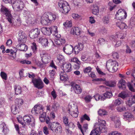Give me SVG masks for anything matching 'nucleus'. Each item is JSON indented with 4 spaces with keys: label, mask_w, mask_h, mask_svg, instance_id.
Here are the masks:
<instances>
[{
    "label": "nucleus",
    "mask_w": 135,
    "mask_h": 135,
    "mask_svg": "<svg viewBox=\"0 0 135 135\" xmlns=\"http://www.w3.org/2000/svg\"><path fill=\"white\" fill-rule=\"evenodd\" d=\"M118 64L115 61H113L109 60L107 61L106 66L108 70L114 72L117 70L118 69Z\"/></svg>",
    "instance_id": "7ed1b4c3"
},
{
    "label": "nucleus",
    "mask_w": 135,
    "mask_h": 135,
    "mask_svg": "<svg viewBox=\"0 0 135 135\" xmlns=\"http://www.w3.org/2000/svg\"><path fill=\"white\" fill-rule=\"evenodd\" d=\"M72 87L73 88L74 92L76 94H80L82 91L81 89L80 85L78 84H75Z\"/></svg>",
    "instance_id": "a878e982"
},
{
    "label": "nucleus",
    "mask_w": 135,
    "mask_h": 135,
    "mask_svg": "<svg viewBox=\"0 0 135 135\" xmlns=\"http://www.w3.org/2000/svg\"><path fill=\"white\" fill-rule=\"evenodd\" d=\"M73 46L71 45H67L63 48V51L67 54H70L73 51Z\"/></svg>",
    "instance_id": "f3484780"
},
{
    "label": "nucleus",
    "mask_w": 135,
    "mask_h": 135,
    "mask_svg": "<svg viewBox=\"0 0 135 135\" xmlns=\"http://www.w3.org/2000/svg\"><path fill=\"white\" fill-rule=\"evenodd\" d=\"M12 4V7L15 10H22L24 7L23 2L21 1H14Z\"/></svg>",
    "instance_id": "423d86ee"
},
{
    "label": "nucleus",
    "mask_w": 135,
    "mask_h": 135,
    "mask_svg": "<svg viewBox=\"0 0 135 135\" xmlns=\"http://www.w3.org/2000/svg\"><path fill=\"white\" fill-rule=\"evenodd\" d=\"M118 85L120 89H125L126 88L125 81L123 79L120 80L119 81Z\"/></svg>",
    "instance_id": "bb28decb"
},
{
    "label": "nucleus",
    "mask_w": 135,
    "mask_h": 135,
    "mask_svg": "<svg viewBox=\"0 0 135 135\" xmlns=\"http://www.w3.org/2000/svg\"><path fill=\"white\" fill-rule=\"evenodd\" d=\"M121 133H118L117 131H115L111 132L109 134V135H121Z\"/></svg>",
    "instance_id": "774afa93"
},
{
    "label": "nucleus",
    "mask_w": 135,
    "mask_h": 135,
    "mask_svg": "<svg viewBox=\"0 0 135 135\" xmlns=\"http://www.w3.org/2000/svg\"><path fill=\"white\" fill-rule=\"evenodd\" d=\"M58 5L63 13L66 14L70 10L69 4L66 1H61L59 2Z\"/></svg>",
    "instance_id": "20e7f679"
},
{
    "label": "nucleus",
    "mask_w": 135,
    "mask_h": 135,
    "mask_svg": "<svg viewBox=\"0 0 135 135\" xmlns=\"http://www.w3.org/2000/svg\"><path fill=\"white\" fill-rule=\"evenodd\" d=\"M112 96V93L108 91H107L105 93L103 94V97L105 98V99L106 98H110Z\"/></svg>",
    "instance_id": "c03bdc74"
},
{
    "label": "nucleus",
    "mask_w": 135,
    "mask_h": 135,
    "mask_svg": "<svg viewBox=\"0 0 135 135\" xmlns=\"http://www.w3.org/2000/svg\"><path fill=\"white\" fill-rule=\"evenodd\" d=\"M117 35L118 37L120 39L124 38L126 36V35L124 34L122 32H121L118 33Z\"/></svg>",
    "instance_id": "603ef678"
},
{
    "label": "nucleus",
    "mask_w": 135,
    "mask_h": 135,
    "mask_svg": "<svg viewBox=\"0 0 135 135\" xmlns=\"http://www.w3.org/2000/svg\"><path fill=\"white\" fill-rule=\"evenodd\" d=\"M17 51L16 48H14L13 49H11L10 50L9 49H7L6 52L7 53H10V55L13 57V58H15L16 57V53Z\"/></svg>",
    "instance_id": "393cba45"
},
{
    "label": "nucleus",
    "mask_w": 135,
    "mask_h": 135,
    "mask_svg": "<svg viewBox=\"0 0 135 135\" xmlns=\"http://www.w3.org/2000/svg\"><path fill=\"white\" fill-rule=\"evenodd\" d=\"M132 76L134 80L132 81L131 83H128L127 84V85L131 91L134 92L135 90L133 88V86L134 85L135 87V67L134 69L132 70Z\"/></svg>",
    "instance_id": "1a4fd4ad"
},
{
    "label": "nucleus",
    "mask_w": 135,
    "mask_h": 135,
    "mask_svg": "<svg viewBox=\"0 0 135 135\" xmlns=\"http://www.w3.org/2000/svg\"><path fill=\"white\" fill-rule=\"evenodd\" d=\"M31 48L33 52H36L37 48L36 44L35 43L33 42L32 43V45L31 46Z\"/></svg>",
    "instance_id": "680f3d73"
},
{
    "label": "nucleus",
    "mask_w": 135,
    "mask_h": 135,
    "mask_svg": "<svg viewBox=\"0 0 135 135\" xmlns=\"http://www.w3.org/2000/svg\"><path fill=\"white\" fill-rule=\"evenodd\" d=\"M109 19L108 17L105 16L104 17L102 21L103 23L105 24H107L109 22Z\"/></svg>",
    "instance_id": "864d4df0"
},
{
    "label": "nucleus",
    "mask_w": 135,
    "mask_h": 135,
    "mask_svg": "<svg viewBox=\"0 0 135 135\" xmlns=\"http://www.w3.org/2000/svg\"><path fill=\"white\" fill-rule=\"evenodd\" d=\"M63 25L66 27H70L72 26V22L71 21L67 20L64 23Z\"/></svg>",
    "instance_id": "49530a36"
},
{
    "label": "nucleus",
    "mask_w": 135,
    "mask_h": 135,
    "mask_svg": "<svg viewBox=\"0 0 135 135\" xmlns=\"http://www.w3.org/2000/svg\"><path fill=\"white\" fill-rule=\"evenodd\" d=\"M99 114L100 115H104L107 114L106 111L104 109H100L98 111Z\"/></svg>",
    "instance_id": "09e8293b"
},
{
    "label": "nucleus",
    "mask_w": 135,
    "mask_h": 135,
    "mask_svg": "<svg viewBox=\"0 0 135 135\" xmlns=\"http://www.w3.org/2000/svg\"><path fill=\"white\" fill-rule=\"evenodd\" d=\"M122 100L120 98H118L115 100V104L116 105H119L121 103Z\"/></svg>",
    "instance_id": "e2e57ef3"
},
{
    "label": "nucleus",
    "mask_w": 135,
    "mask_h": 135,
    "mask_svg": "<svg viewBox=\"0 0 135 135\" xmlns=\"http://www.w3.org/2000/svg\"><path fill=\"white\" fill-rule=\"evenodd\" d=\"M63 119L64 123L66 126H68V118L66 116L63 117Z\"/></svg>",
    "instance_id": "052dcab7"
},
{
    "label": "nucleus",
    "mask_w": 135,
    "mask_h": 135,
    "mask_svg": "<svg viewBox=\"0 0 135 135\" xmlns=\"http://www.w3.org/2000/svg\"><path fill=\"white\" fill-rule=\"evenodd\" d=\"M77 108L78 107L76 106L73 105L70 108H69V109L68 110V111L70 112V113L71 115L74 117L76 118L78 116L79 112Z\"/></svg>",
    "instance_id": "9b49d317"
},
{
    "label": "nucleus",
    "mask_w": 135,
    "mask_h": 135,
    "mask_svg": "<svg viewBox=\"0 0 135 135\" xmlns=\"http://www.w3.org/2000/svg\"><path fill=\"white\" fill-rule=\"evenodd\" d=\"M71 33L76 35H79L80 33V30L78 27H73L71 30Z\"/></svg>",
    "instance_id": "cd10ccee"
},
{
    "label": "nucleus",
    "mask_w": 135,
    "mask_h": 135,
    "mask_svg": "<svg viewBox=\"0 0 135 135\" xmlns=\"http://www.w3.org/2000/svg\"><path fill=\"white\" fill-rule=\"evenodd\" d=\"M46 18L48 19L49 22L52 21H54L56 19V16L55 15L52 13H50L45 15Z\"/></svg>",
    "instance_id": "b1692460"
},
{
    "label": "nucleus",
    "mask_w": 135,
    "mask_h": 135,
    "mask_svg": "<svg viewBox=\"0 0 135 135\" xmlns=\"http://www.w3.org/2000/svg\"><path fill=\"white\" fill-rule=\"evenodd\" d=\"M80 119V122L81 123H83L85 120H86L88 121H89L90 120L89 117L86 114L82 116Z\"/></svg>",
    "instance_id": "a19ab883"
},
{
    "label": "nucleus",
    "mask_w": 135,
    "mask_h": 135,
    "mask_svg": "<svg viewBox=\"0 0 135 135\" xmlns=\"http://www.w3.org/2000/svg\"><path fill=\"white\" fill-rule=\"evenodd\" d=\"M104 83L106 85L111 87L115 86L116 84V82L115 81L112 80L107 81L105 80Z\"/></svg>",
    "instance_id": "2f4dec72"
},
{
    "label": "nucleus",
    "mask_w": 135,
    "mask_h": 135,
    "mask_svg": "<svg viewBox=\"0 0 135 135\" xmlns=\"http://www.w3.org/2000/svg\"><path fill=\"white\" fill-rule=\"evenodd\" d=\"M112 40L116 42V43L115 45V47H118L121 45V42L120 41H117V39L115 40L114 38L112 39Z\"/></svg>",
    "instance_id": "6e6d98bb"
},
{
    "label": "nucleus",
    "mask_w": 135,
    "mask_h": 135,
    "mask_svg": "<svg viewBox=\"0 0 135 135\" xmlns=\"http://www.w3.org/2000/svg\"><path fill=\"white\" fill-rule=\"evenodd\" d=\"M41 60L44 64H47L49 62L50 59V57L49 55L46 53H43L41 54Z\"/></svg>",
    "instance_id": "dca6fc26"
},
{
    "label": "nucleus",
    "mask_w": 135,
    "mask_h": 135,
    "mask_svg": "<svg viewBox=\"0 0 135 135\" xmlns=\"http://www.w3.org/2000/svg\"><path fill=\"white\" fill-rule=\"evenodd\" d=\"M47 18H46V16L45 15L44 19H42L41 21V23L43 25H46L48 23H50Z\"/></svg>",
    "instance_id": "de8ad7c7"
},
{
    "label": "nucleus",
    "mask_w": 135,
    "mask_h": 135,
    "mask_svg": "<svg viewBox=\"0 0 135 135\" xmlns=\"http://www.w3.org/2000/svg\"><path fill=\"white\" fill-rule=\"evenodd\" d=\"M84 47L83 44L81 43H79L78 45L75 46L74 50L75 54H78L82 50Z\"/></svg>",
    "instance_id": "4be33fe9"
},
{
    "label": "nucleus",
    "mask_w": 135,
    "mask_h": 135,
    "mask_svg": "<svg viewBox=\"0 0 135 135\" xmlns=\"http://www.w3.org/2000/svg\"><path fill=\"white\" fill-rule=\"evenodd\" d=\"M99 12V9L98 6L96 5L94 6V8L92 10L93 13L95 15H98Z\"/></svg>",
    "instance_id": "37998d69"
},
{
    "label": "nucleus",
    "mask_w": 135,
    "mask_h": 135,
    "mask_svg": "<svg viewBox=\"0 0 135 135\" xmlns=\"http://www.w3.org/2000/svg\"><path fill=\"white\" fill-rule=\"evenodd\" d=\"M105 40L102 38H100L97 41L98 44H103L104 43Z\"/></svg>",
    "instance_id": "338daca9"
},
{
    "label": "nucleus",
    "mask_w": 135,
    "mask_h": 135,
    "mask_svg": "<svg viewBox=\"0 0 135 135\" xmlns=\"http://www.w3.org/2000/svg\"><path fill=\"white\" fill-rule=\"evenodd\" d=\"M19 43L16 45V49L21 51H26L28 49L27 46L24 44Z\"/></svg>",
    "instance_id": "a211bd4d"
},
{
    "label": "nucleus",
    "mask_w": 135,
    "mask_h": 135,
    "mask_svg": "<svg viewBox=\"0 0 135 135\" xmlns=\"http://www.w3.org/2000/svg\"><path fill=\"white\" fill-rule=\"evenodd\" d=\"M15 102L16 105L19 107L23 104L24 101L22 99H17L15 100Z\"/></svg>",
    "instance_id": "e433bc0d"
},
{
    "label": "nucleus",
    "mask_w": 135,
    "mask_h": 135,
    "mask_svg": "<svg viewBox=\"0 0 135 135\" xmlns=\"http://www.w3.org/2000/svg\"><path fill=\"white\" fill-rule=\"evenodd\" d=\"M92 98V97L90 95L86 96L84 98V99L87 102H89L90 101L91 99Z\"/></svg>",
    "instance_id": "0e129e2a"
},
{
    "label": "nucleus",
    "mask_w": 135,
    "mask_h": 135,
    "mask_svg": "<svg viewBox=\"0 0 135 135\" xmlns=\"http://www.w3.org/2000/svg\"><path fill=\"white\" fill-rule=\"evenodd\" d=\"M39 41L41 43L43 46H45V47L48 46V43L51 42L53 43L52 41L51 40L49 41L47 38H42L41 37L39 38Z\"/></svg>",
    "instance_id": "6ab92c4d"
},
{
    "label": "nucleus",
    "mask_w": 135,
    "mask_h": 135,
    "mask_svg": "<svg viewBox=\"0 0 135 135\" xmlns=\"http://www.w3.org/2000/svg\"><path fill=\"white\" fill-rule=\"evenodd\" d=\"M95 100H105V98L102 95L98 94H95L94 96Z\"/></svg>",
    "instance_id": "4c0bfd02"
},
{
    "label": "nucleus",
    "mask_w": 135,
    "mask_h": 135,
    "mask_svg": "<svg viewBox=\"0 0 135 135\" xmlns=\"http://www.w3.org/2000/svg\"><path fill=\"white\" fill-rule=\"evenodd\" d=\"M43 132L44 133L47 135L49 133L48 129L46 126H45L43 128Z\"/></svg>",
    "instance_id": "13d9d810"
},
{
    "label": "nucleus",
    "mask_w": 135,
    "mask_h": 135,
    "mask_svg": "<svg viewBox=\"0 0 135 135\" xmlns=\"http://www.w3.org/2000/svg\"><path fill=\"white\" fill-rule=\"evenodd\" d=\"M23 16L26 18V19L28 21V22L32 25L36 24V22L35 19L33 17V16L31 15L29 12L26 11H24Z\"/></svg>",
    "instance_id": "39448f33"
},
{
    "label": "nucleus",
    "mask_w": 135,
    "mask_h": 135,
    "mask_svg": "<svg viewBox=\"0 0 135 135\" xmlns=\"http://www.w3.org/2000/svg\"><path fill=\"white\" fill-rule=\"evenodd\" d=\"M46 114L45 112H43L40 116L39 119L41 122H44L46 121V119L49 117H46Z\"/></svg>",
    "instance_id": "f704fd0d"
},
{
    "label": "nucleus",
    "mask_w": 135,
    "mask_h": 135,
    "mask_svg": "<svg viewBox=\"0 0 135 135\" xmlns=\"http://www.w3.org/2000/svg\"><path fill=\"white\" fill-rule=\"evenodd\" d=\"M63 71L66 72L71 71L72 70L71 64L70 63H65L62 65Z\"/></svg>",
    "instance_id": "412c9836"
},
{
    "label": "nucleus",
    "mask_w": 135,
    "mask_h": 135,
    "mask_svg": "<svg viewBox=\"0 0 135 135\" xmlns=\"http://www.w3.org/2000/svg\"><path fill=\"white\" fill-rule=\"evenodd\" d=\"M19 107L16 105H14L12 106L11 111L13 114H16L18 113V109Z\"/></svg>",
    "instance_id": "c9c22d12"
},
{
    "label": "nucleus",
    "mask_w": 135,
    "mask_h": 135,
    "mask_svg": "<svg viewBox=\"0 0 135 135\" xmlns=\"http://www.w3.org/2000/svg\"><path fill=\"white\" fill-rule=\"evenodd\" d=\"M50 120V118L49 117L47 118L46 121V123L48 124V128L50 130L54 131L56 127V125L57 122L51 123L49 121Z\"/></svg>",
    "instance_id": "4468645a"
},
{
    "label": "nucleus",
    "mask_w": 135,
    "mask_h": 135,
    "mask_svg": "<svg viewBox=\"0 0 135 135\" xmlns=\"http://www.w3.org/2000/svg\"><path fill=\"white\" fill-rule=\"evenodd\" d=\"M18 39L19 43L25 42L26 39V37L25 33L22 31H20L19 33Z\"/></svg>",
    "instance_id": "2eb2a0df"
},
{
    "label": "nucleus",
    "mask_w": 135,
    "mask_h": 135,
    "mask_svg": "<svg viewBox=\"0 0 135 135\" xmlns=\"http://www.w3.org/2000/svg\"><path fill=\"white\" fill-rule=\"evenodd\" d=\"M0 127L1 129H2V132L5 134H7L9 130L6 127L5 123H3L1 124L0 125Z\"/></svg>",
    "instance_id": "473e14b6"
},
{
    "label": "nucleus",
    "mask_w": 135,
    "mask_h": 135,
    "mask_svg": "<svg viewBox=\"0 0 135 135\" xmlns=\"http://www.w3.org/2000/svg\"><path fill=\"white\" fill-rule=\"evenodd\" d=\"M71 61L73 62H76L78 64L80 65L81 64V62L76 57H74L72 59H71Z\"/></svg>",
    "instance_id": "5fc2aeb1"
},
{
    "label": "nucleus",
    "mask_w": 135,
    "mask_h": 135,
    "mask_svg": "<svg viewBox=\"0 0 135 135\" xmlns=\"http://www.w3.org/2000/svg\"><path fill=\"white\" fill-rule=\"evenodd\" d=\"M55 131L57 133H61L62 132V129L61 125L58 122H57L56 127L55 128Z\"/></svg>",
    "instance_id": "58836bf2"
},
{
    "label": "nucleus",
    "mask_w": 135,
    "mask_h": 135,
    "mask_svg": "<svg viewBox=\"0 0 135 135\" xmlns=\"http://www.w3.org/2000/svg\"><path fill=\"white\" fill-rule=\"evenodd\" d=\"M116 24L118 27L120 29H123L127 28V26L124 23L122 22L121 21H119L116 22Z\"/></svg>",
    "instance_id": "7c9ffc66"
},
{
    "label": "nucleus",
    "mask_w": 135,
    "mask_h": 135,
    "mask_svg": "<svg viewBox=\"0 0 135 135\" xmlns=\"http://www.w3.org/2000/svg\"><path fill=\"white\" fill-rule=\"evenodd\" d=\"M124 117L126 118H129L132 117V115L131 113L127 112L125 113L124 115Z\"/></svg>",
    "instance_id": "69168bd1"
},
{
    "label": "nucleus",
    "mask_w": 135,
    "mask_h": 135,
    "mask_svg": "<svg viewBox=\"0 0 135 135\" xmlns=\"http://www.w3.org/2000/svg\"><path fill=\"white\" fill-rule=\"evenodd\" d=\"M91 68L90 66H89L86 67L84 69V72L85 73H87L91 72Z\"/></svg>",
    "instance_id": "bf43d9fd"
},
{
    "label": "nucleus",
    "mask_w": 135,
    "mask_h": 135,
    "mask_svg": "<svg viewBox=\"0 0 135 135\" xmlns=\"http://www.w3.org/2000/svg\"><path fill=\"white\" fill-rule=\"evenodd\" d=\"M127 13L123 9L119 10L116 14V17L117 20H121L126 18L127 17Z\"/></svg>",
    "instance_id": "0eeeda50"
},
{
    "label": "nucleus",
    "mask_w": 135,
    "mask_h": 135,
    "mask_svg": "<svg viewBox=\"0 0 135 135\" xmlns=\"http://www.w3.org/2000/svg\"><path fill=\"white\" fill-rule=\"evenodd\" d=\"M43 107L41 105H35L32 109L31 112L36 114H41L43 113Z\"/></svg>",
    "instance_id": "f8f14e48"
},
{
    "label": "nucleus",
    "mask_w": 135,
    "mask_h": 135,
    "mask_svg": "<svg viewBox=\"0 0 135 135\" xmlns=\"http://www.w3.org/2000/svg\"><path fill=\"white\" fill-rule=\"evenodd\" d=\"M128 95V94L127 93L123 91L120 93L118 95V96L123 99H124L127 97Z\"/></svg>",
    "instance_id": "a18cd8bd"
},
{
    "label": "nucleus",
    "mask_w": 135,
    "mask_h": 135,
    "mask_svg": "<svg viewBox=\"0 0 135 135\" xmlns=\"http://www.w3.org/2000/svg\"><path fill=\"white\" fill-rule=\"evenodd\" d=\"M40 30L38 28L33 29L30 31L29 36L32 38H34L37 37L40 33Z\"/></svg>",
    "instance_id": "ddd939ff"
},
{
    "label": "nucleus",
    "mask_w": 135,
    "mask_h": 135,
    "mask_svg": "<svg viewBox=\"0 0 135 135\" xmlns=\"http://www.w3.org/2000/svg\"><path fill=\"white\" fill-rule=\"evenodd\" d=\"M41 31L42 33L45 35H49L51 34V32L49 28L43 27L41 28Z\"/></svg>",
    "instance_id": "c756f323"
},
{
    "label": "nucleus",
    "mask_w": 135,
    "mask_h": 135,
    "mask_svg": "<svg viewBox=\"0 0 135 135\" xmlns=\"http://www.w3.org/2000/svg\"><path fill=\"white\" fill-rule=\"evenodd\" d=\"M117 110L119 112H122L126 110V108L124 106H119L117 108Z\"/></svg>",
    "instance_id": "3c124183"
},
{
    "label": "nucleus",
    "mask_w": 135,
    "mask_h": 135,
    "mask_svg": "<svg viewBox=\"0 0 135 135\" xmlns=\"http://www.w3.org/2000/svg\"><path fill=\"white\" fill-rule=\"evenodd\" d=\"M1 10L2 13L5 15L7 20L9 23L11 24L12 25L14 23L13 19L16 20L20 24L21 23L19 15H15V16H14V18H13L10 11L7 8L4 7H2Z\"/></svg>",
    "instance_id": "f03ea898"
},
{
    "label": "nucleus",
    "mask_w": 135,
    "mask_h": 135,
    "mask_svg": "<svg viewBox=\"0 0 135 135\" xmlns=\"http://www.w3.org/2000/svg\"><path fill=\"white\" fill-rule=\"evenodd\" d=\"M60 105L57 102L54 103L52 106V108L54 111H56L58 110L60 108Z\"/></svg>",
    "instance_id": "79ce46f5"
},
{
    "label": "nucleus",
    "mask_w": 135,
    "mask_h": 135,
    "mask_svg": "<svg viewBox=\"0 0 135 135\" xmlns=\"http://www.w3.org/2000/svg\"><path fill=\"white\" fill-rule=\"evenodd\" d=\"M111 119L114 122L115 127L119 128L120 126V122L119 118L117 117H112Z\"/></svg>",
    "instance_id": "5701e85b"
},
{
    "label": "nucleus",
    "mask_w": 135,
    "mask_h": 135,
    "mask_svg": "<svg viewBox=\"0 0 135 135\" xmlns=\"http://www.w3.org/2000/svg\"><path fill=\"white\" fill-rule=\"evenodd\" d=\"M57 27L56 26H52L49 27L51 32V34L52 33L53 34L57 37H59L60 35L58 34Z\"/></svg>",
    "instance_id": "aec40b11"
},
{
    "label": "nucleus",
    "mask_w": 135,
    "mask_h": 135,
    "mask_svg": "<svg viewBox=\"0 0 135 135\" xmlns=\"http://www.w3.org/2000/svg\"><path fill=\"white\" fill-rule=\"evenodd\" d=\"M127 105L131 106L133 104L135 103V95L129 98L126 102Z\"/></svg>",
    "instance_id": "c85d7f7f"
},
{
    "label": "nucleus",
    "mask_w": 135,
    "mask_h": 135,
    "mask_svg": "<svg viewBox=\"0 0 135 135\" xmlns=\"http://www.w3.org/2000/svg\"><path fill=\"white\" fill-rule=\"evenodd\" d=\"M51 80H53L54 78V75L55 74V70H50L49 71Z\"/></svg>",
    "instance_id": "8fccbe9b"
},
{
    "label": "nucleus",
    "mask_w": 135,
    "mask_h": 135,
    "mask_svg": "<svg viewBox=\"0 0 135 135\" xmlns=\"http://www.w3.org/2000/svg\"><path fill=\"white\" fill-rule=\"evenodd\" d=\"M60 80L63 81H65L67 79V75L64 72H61L60 73Z\"/></svg>",
    "instance_id": "72a5a7b5"
},
{
    "label": "nucleus",
    "mask_w": 135,
    "mask_h": 135,
    "mask_svg": "<svg viewBox=\"0 0 135 135\" xmlns=\"http://www.w3.org/2000/svg\"><path fill=\"white\" fill-rule=\"evenodd\" d=\"M106 124L105 121L100 120L98 123H95L94 129L91 131L89 135H100L99 132L102 133L106 132Z\"/></svg>",
    "instance_id": "f257e3e1"
},
{
    "label": "nucleus",
    "mask_w": 135,
    "mask_h": 135,
    "mask_svg": "<svg viewBox=\"0 0 135 135\" xmlns=\"http://www.w3.org/2000/svg\"><path fill=\"white\" fill-rule=\"evenodd\" d=\"M15 94L17 95L21 94V87L19 85L15 86Z\"/></svg>",
    "instance_id": "ea45409f"
},
{
    "label": "nucleus",
    "mask_w": 135,
    "mask_h": 135,
    "mask_svg": "<svg viewBox=\"0 0 135 135\" xmlns=\"http://www.w3.org/2000/svg\"><path fill=\"white\" fill-rule=\"evenodd\" d=\"M23 119L25 122L28 125H30L32 127L35 126V124L34 119L33 118H31V116L26 115L23 117Z\"/></svg>",
    "instance_id": "6e6552de"
},
{
    "label": "nucleus",
    "mask_w": 135,
    "mask_h": 135,
    "mask_svg": "<svg viewBox=\"0 0 135 135\" xmlns=\"http://www.w3.org/2000/svg\"><path fill=\"white\" fill-rule=\"evenodd\" d=\"M32 82L35 86L38 89H41L44 87L43 83L40 79H32Z\"/></svg>",
    "instance_id": "9d476101"
},
{
    "label": "nucleus",
    "mask_w": 135,
    "mask_h": 135,
    "mask_svg": "<svg viewBox=\"0 0 135 135\" xmlns=\"http://www.w3.org/2000/svg\"><path fill=\"white\" fill-rule=\"evenodd\" d=\"M1 75L2 78L5 80H6L7 79V74L4 72H1Z\"/></svg>",
    "instance_id": "4d7b16f0"
}]
</instances>
